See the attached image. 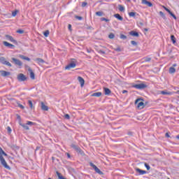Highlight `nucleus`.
<instances>
[{
	"mask_svg": "<svg viewBox=\"0 0 179 179\" xmlns=\"http://www.w3.org/2000/svg\"><path fill=\"white\" fill-rule=\"evenodd\" d=\"M135 105L137 106V108L142 110V108H145V103L142 101L141 99H137L135 101Z\"/></svg>",
	"mask_w": 179,
	"mask_h": 179,
	"instance_id": "obj_1",
	"label": "nucleus"
},
{
	"mask_svg": "<svg viewBox=\"0 0 179 179\" xmlns=\"http://www.w3.org/2000/svg\"><path fill=\"white\" fill-rule=\"evenodd\" d=\"M71 147L74 149V150L76 151L77 153H79L80 155H83V151L80 149V148L73 143L71 145Z\"/></svg>",
	"mask_w": 179,
	"mask_h": 179,
	"instance_id": "obj_2",
	"label": "nucleus"
},
{
	"mask_svg": "<svg viewBox=\"0 0 179 179\" xmlns=\"http://www.w3.org/2000/svg\"><path fill=\"white\" fill-rule=\"evenodd\" d=\"M0 62L1 64H3V65H7V66H12V64L6 61V59H5V57H0Z\"/></svg>",
	"mask_w": 179,
	"mask_h": 179,
	"instance_id": "obj_3",
	"label": "nucleus"
},
{
	"mask_svg": "<svg viewBox=\"0 0 179 179\" xmlns=\"http://www.w3.org/2000/svg\"><path fill=\"white\" fill-rule=\"evenodd\" d=\"M76 67V62L72 61L69 64H68L65 67V69H66L67 71H69V69H72Z\"/></svg>",
	"mask_w": 179,
	"mask_h": 179,
	"instance_id": "obj_4",
	"label": "nucleus"
},
{
	"mask_svg": "<svg viewBox=\"0 0 179 179\" xmlns=\"http://www.w3.org/2000/svg\"><path fill=\"white\" fill-rule=\"evenodd\" d=\"M17 79L19 82H24L27 80V78L26 77V76H24V74L20 73L18 74Z\"/></svg>",
	"mask_w": 179,
	"mask_h": 179,
	"instance_id": "obj_5",
	"label": "nucleus"
},
{
	"mask_svg": "<svg viewBox=\"0 0 179 179\" xmlns=\"http://www.w3.org/2000/svg\"><path fill=\"white\" fill-rule=\"evenodd\" d=\"M0 162H1V164H2V166H3V167H5V169H7L8 170H10V167L6 163V161L5 160V158L1 157L0 158Z\"/></svg>",
	"mask_w": 179,
	"mask_h": 179,
	"instance_id": "obj_6",
	"label": "nucleus"
},
{
	"mask_svg": "<svg viewBox=\"0 0 179 179\" xmlns=\"http://www.w3.org/2000/svg\"><path fill=\"white\" fill-rule=\"evenodd\" d=\"M90 166H91V167H92V169H94V171H96L97 173V174H100V176L103 175V173L101 172V171H100L98 167L94 165V164L93 163H90Z\"/></svg>",
	"mask_w": 179,
	"mask_h": 179,
	"instance_id": "obj_7",
	"label": "nucleus"
},
{
	"mask_svg": "<svg viewBox=\"0 0 179 179\" xmlns=\"http://www.w3.org/2000/svg\"><path fill=\"white\" fill-rule=\"evenodd\" d=\"M6 40H8V41H10L11 43H13L14 44H17V41L13 38V36L10 35H6Z\"/></svg>",
	"mask_w": 179,
	"mask_h": 179,
	"instance_id": "obj_8",
	"label": "nucleus"
},
{
	"mask_svg": "<svg viewBox=\"0 0 179 179\" xmlns=\"http://www.w3.org/2000/svg\"><path fill=\"white\" fill-rule=\"evenodd\" d=\"M159 94H162L163 96H171L173 94L172 92H168L167 90L159 91Z\"/></svg>",
	"mask_w": 179,
	"mask_h": 179,
	"instance_id": "obj_9",
	"label": "nucleus"
},
{
	"mask_svg": "<svg viewBox=\"0 0 179 179\" xmlns=\"http://www.w3.org/2000/svg\"><path fill=\"white\" fill-rule=\"evenodd\" d=\"M12 61H13L14 64L15 65H17L18 66H22V65H23V63L22 62H20V60H19L15 57L12 58Z\"/></svg>",
	"mask_w": 179,
	"mask_h": 179,
	"instance_id": "obj_10",
	"label": "nucleus"
},
{
	"mask_svg": "<svg viewBox=\"0 0 179 179\" xmlns=\"http://www.w3.org/2000/svg\"><path fill=\"white\" fill-rule=\"evenodd\" d=\"M134 87L136 89H138V90H142V89H145L146 87H148V86L143 83H141V84H137L136 85H134Z\"/></svg>",
	"mask_w": 179,
	"mask_h": 179,
	"instance_id": "obj_11",
	"label": "nucleus"
},
{
	"mask_svg": "<svg viewBox=\"0 0 179 179\" xmlns=\"http://www.w3.org/2000/svg\"><path fill=\"white\" fill-rule=\"evenodd\" d=\"M141 3H143V5H146L149 8H152V6H153V4L151 2L148 1V0H141Z\"/></svg>",
	"mask_w": 179,
	"mask_h": 179,
	"instance_id": "obj_12",
	"label": "nucleus"
},
{
	"mask_svg": "<svg viewBox=\"0 0 179 179\" xmlns=\"http://www.w3.org/2000/svg\"><path fill=\"white\" fill-rule=\"evenodd\" d=\"M28 71L30 73L31 79H32V80H34V79H36V76L34 75V72H33V70L30 67L28 68Z\"/></svg>",
	"mask_w": 179,
	"mask_h": 179,
	"instance_id": "obj_13",
	"label": "nucleus"
},
{
	"mask_svg": "<svg viewBox=\"0 0 179 179\" xmlns=\"http://www.w3.org/2000/svg\"><path fill=\"white\" fill-rule=\"evenodd\" d=\"M163 8L165 9V10H166V12H168V13H169V15H171V16H172V17H173V19H177L176 15H174L171 11H170L169 8H166L165 6H164Z\"/></svg>",
	"mask_w": 179,
	"mask_h": 179,
	"instance_id": "obj_14",
	"label": "nucleus"
},
{
	"mask_svg": "<svg viewBox=\"0 0 179 179\" xmlns=\"http://www.w3.org/2000/svg\"><path fill=\"white\" fill-rule=\"evenodd\" d=\"M78 80L80 82L81 87H83V86H85V80L83 78L79 76L78 77Z\"/></svg>",
	"mask_w": 179,
	"mask_h": 179,
	"instance_id": "obj_15",
	"label": "nucleus"
},
{
	"mask_svg": "<svg viewBox=\"0 0 179 179\" xmlns=\"http://www.w3.org/2000/svg\"><path fill=\"white\" fill-rule=\"evenodd\" d=\"M136 171L140 174V176H144L146 174V171H143L139 168L136 169Z\"/></svg>",
	"mask_w": 179,
	"mask_h": 179,
	"instance_id": "obj_16",
	"label": "nucleus"
},
{
	"mask_svg": "<svg viewBox=\"0 0 179 179\" xmlns=\"http://www.w3.org/2000/svg\"><path fill=\"white\" fill-rule=\"evenodd\" d=\"M36 62H37V64H38V65H43V64H44V62H45L44 61V59H41V58H36L35 59Z\"/></svg>",
	"mask_w": 179,
	"mask_h": 179,
	"instance_id": "obj_17",
	"label": "nucleus"
},
{
	"mask_svg": "<svg viewBox=\"0 0 179 179\" xmlns=\"http://www.w3.org/2000/svg\"><path fill=\"white\" fill-rule=\"evenodd\" d=\"M104 90V94L106 96H110V94H111V90L107 87H104L103 88Z\"/></svg>",
	"mask_w": 179,
	"mask_h": 179,
	"instance_id": "obj_18",
	"label": "nucleus"
},
{
	"mask_svg": "<svg viewBox=\"0 0 179 179\" xmlns=\"http://www.w3.org/2000/svg\"><path fill=\"white\" fill-rule=\"evenodd\" d=\"M3 45H5V47H8L9 48H13L15 47L14 45H12L11 43H8L7 41H3Z\"/></svg>",
	"mask_w": 179,
	"mask_h": 179,
	"instance_id": "obj_19",
	"label": "nucleus"
},
{
	"mask_svg": "<svg viewBox=\"0 0 179 179\" xmlns=\"http://www.w3.org/2000/svg\"><path fill=\"white\" fill-rule=\"evenodd\" d=\"M34 104H36V102H32L31 100L28 101V105L29 106L31 110H34Z\"/></svg>",
	"mask_w": 179,
	"mask_h": 179,
	"instance_id": "obj_20",
	"label": "nucleus"
},
{
	"mask_svg": "<svg viewBox=\"0 0 179 179\" xmlns=\"http://www.w3.org/2000/svg\"><path fill=\"white\" fill-rule=\"evenodd\" d=\"M41 110H43V111H48V106H45V104H44V102H41Z\"/></svg>",
	"mask_w": 179,
	"mask_h": 179,
	"instance_id": "obj_21",
	"label": "nucleus"
},
{
	"mask_svg": "<svg viewBox=\"0 0 179 179\" xmlns=\"http://www.w3.org/2000/svg\"><path fill=\"white\" fill-rule=\"evenodd\" d=\"M0 73L1 74V76H9V75H10V72L9 71H1Z\"/></svg>",
	"mask_w": 179,
	"mask_h": 179,
	"instance_id": "obj_22",
	"label": "nucleus"
},
{
	"mask_svg": "<svg viewBox=\"0 0 179 179\" xmlns=\"http://www.w3.org/2000/svg\"><path fill=\"white\" fill-rule=\"evenodd\" d=\"M114 17H115L118 20H120L121 22H122V20H124V17H121V15H120V14H115Z\"/></svg>",
	"mask_w": 179,
	"mask_h": 179,
	"instance_id": "obj_23",
	"label": "nucleus"
},
{
	"mask_svg": "<svg viewBox=\"0 0 179 179\" xmlns=\"http://www.w3.org/2000/svg\"><path fill=\"white\" fill-rule=\"evenodd\" d=\"M3 156H8V155L6 154L5 151H3L1 148H0V159L1 157H3Z\"/></svg>",
	"mask_w": 179,
	"mask_h": 179,
	"instance_id": "obj_24",
	"label": "nucleus"
},
{
	"mask_svg": "<svg viewBox=\"0 0 179 179\" xmlns=\"http://www.w3.org/2000/svg\"><path fill=\"white\" fill-rule=\"evenodd\" d=\"M19 57L21 58V59H24L25 61H28L29 62L30 58L25 57L24 55H20Z\"/></svg>",
	"mask_w": 179,
	"mask_h": 179,
	"instance_id": "obj_25",
	"label": "nucleus"
},
{
	"mask_svg": "<svg viewBox=\"0 0 179 179\" xmlns=\"http://www.w3.org/2000/svg\"><path fill=\"white\" fill-rule=\"evenodd\" d=\"M130 35L133 36L134 37H139V34H138V32L134 31H131L130 32Z\"/></svg>",
	"mask_w": 179,
	"mask_h": 179,
	"instance_id": "obj_26",
	"label": "nucleus"
},
{
	"mask_svg": "<svg viewBox=\"0 0 179 179\" xmlns=\"http://www.w3.org/2000/svg\"><path fill=\"white\" fill-rule=\"evenodd\" d=\"M101 92H95L92 94V97H100L101 96Z\"/></svg>",
	"mask_w": 179,
	"mask_h": 179,
	"instance_id": "obj_27",
	"label": "nucleus"
},
{
	"mask_svg": "<svg viewBox=\"0 0 179 179\" xmlns=\"http://www.w3.org/2000/svg\"><path fill=\"white\" fill-rule=\"evenodd\" d=\"M21 127H22V128H24V129H26L27 131H29V129H30V128H29V126L27 124H20Z\"/></svg>",
	"mask_w": 179,
	"mask_h": 179,
	"instance_id": "obj_28",
	"label": "nucleus"
},
{
	"mask_svg": "<svg viewBox=\"0 0 179 179\" xmlns=\"http://www.w3.org/2000/svg\"><path fill=\"white\" fill-rule=\"evenodd\" d=\"M171 41H172V43H173V44H176V36H174V35H171Z\"/></svg>",
	"mask_w": 179,
	"mask_h": 179,
	"instance_id": "obj_29",
	"label": "nucleus"
},
{
	"mask_svg": "<svg viewBox=\"0 0 179 179\" xmlns=\"http://www.w3.org/2000/svg\"><path fill=\"white\" fill-rule=\"evenodd\" d=\"M176 73V69L174 67H170L169 73Z\"/></svg>",
	"mask_w": 179,
	"mask_h": 179,
	"instance_id": "obj_30",
	"label": "nucleus"
},
{
	"mask_svg": "<svg viewBox=\"0 0 179 179\" xmlns=\"http://www.w3.org/2000/svg\"><path fill=\"white\" fill-rule=\"evenodd\" d=\"M118 9L120 12H124V10H125V8H124V6H122V5L118 6Z\"/></svg>",
	"mask_w": 179,
	"mask_h": 179,
	"instance_id": "obj_31",
	"label": "nucleus"
},
{
	"mask_svg": "<svg viewBox=\"0 0 179 179\" xmlns=\"http://www.w3.org/2000/svg\"><path fill=\"white\" fill-rule=\"evenodd\" d=\"M135 15H136V13H135V12H130V13H129V16L130 17H135Z\"/></svg>",
	"mask_w": 179,
	"mask_h": 179,
	"instance_id": "obj_32",
	"label": "nucleus"
},
{
	"mask_svg": "<svg viewBox=\"0 0 179 179\" xmlns=\"http://www.w3.org/2000/svg\"><path fill=\"white\" fill-rule=\"evenodd\" d=\"M144 61L145 62H150V61H152V58L147 57L144 58Z\"/></svg>",
	"mask_w": 179,
	"mask_h": 179,
	"instance_id": "obj_33",
	"label": "nucleus"
},
{
	"mask_svg": "<svg viewBox=\"0 0 179 179\" xmlns=\"http://www.w3.org/2000/svg\"><path fill=\"white\" fill-rule=\"evenodd\" d=\"M43 36H45V37L50 36V31L46 30L45 32H43Z\"/></svg>",
	"mask_w": 179,
	"mask_h": 179,
	"instance_id": "obj_34",
	"label": "nucleus"
},
{
	"mask_svg": "<svg viewBox=\"0 0 179 179\" xmlns=\"http://www.w3.org/2000/svg\"><path fill=\"white\" fill-rule=\"evenodd\" d=\"M27 125L33 126V125H36V123H34V122H33L27 121Z\"/></svg>",
	"mask_w": 179,
	"mask_h": 179,
	"instance_id": "obj_35",
	"label": "nucleus"
},
{
	"mask_svg": "<svg viewBox=\"0 0 179 179\" xmlns=\"http://www.w3.org/2000/svg\"><path fill=\"white\" fill-rule=\"evenodd\" d=\"M159 15H160L161 17H163V19H166V15H164V12L160 11V12H159Z\"/></svg>",
	"mask_w": 179,
	"mask_h": 179,
	"instance_id": "obj_36",
	"label": "nucleus"
},
{
	"mask_svg": "<svg viewBox=\"0 0 179 179\" xmlns=\"http://www.w3.org/2000/svg\"><path fill=\"white\" fill-rule=\"evenodd\" d=\"M114 37H115V35H114V34H113V33H110V34L108 35V38H110V39L114 38Z\"/></svg>",
	"mask_w": 179,
	"mask_h": 179,
	"instance_id": "obj_37",
	"label": "nucleus"
},
{
	"mask_svg": "<svg viewBox=\"0 0 179 179\" xmlns=\"http://www.w3.org/2000/svg\"><path fill=\"white\" fill-rule=\"evenodd\" d=\"M101 22H110V20L105 18V17H101Z\"/></svg>",
	"mask_w": 179,
	"mask_h": 179,
	"instance_id": "obj_38",
	"label": "nucleus"
},
{
	"mask_svg": "<svg viewBox=\"0 0 179 179\" xmlns=\"http://www.w3.org/2000/svg\"><path fill=\"white\" fill-rule=\"evenodd\" d=\"M96 16H103V12L98 11L96 13Z\"/></svg>",
	"mask_w": 179,
	"mask_h": 179,
	"instance_id": "obj_39",
	"label": "nucleus"
},
{
	"mask_svg": "<svg viewBox=\"0 0 179 179\" xmlns=\"http://www.w3.org/2000/svg\"><path fill=\"white\" fill-rule=\"evenodd\" d=\"M17 33H18L19 34H23V33H24V31L23 29H18L17 31Z\"/></svg>",
	"mask_w": 179,
	"mask_h": 179,
	"instance_id": "obj_40",
	"label": "nucleus"
},
{
	"mask_svg": "<svg viewBox=\"0 0 179 179\" xmlns=\"http://www.w3.org/2000/svg\"><path fill=\"white\" fill-rule=\"evenodd\" d=\"M120 38H121L122 40H126L127 36H125V35H124V34H121V35H120Z\"/></svg>",
	"mask_w": 179,
	"mask_h": 179,
	"instance_id": "obj_41",
	"label": "nucleus"
},
{
	"mask_svg": "<svg viewBox=\"0 0 179 179\" xmlns=\"http://www.w3.org/2000/svg\"><path fill=\"white\" fill-rule=\"evenodd\" d=\"M64 118H65L66 120H70V119H71V116H69V114H66V115H64Z\"/></svg>",
	"mask_w": 179,
	"mask_h": 179,
	"instance_id": "obj_42",
	"label": "nucleus"
},
{
	"mask_svg": "<svg viewBox=\"0 0 179 179\" xmlns=\"http://www.w3.org/2000/svg\"><path fill=\"white\" fill-rule=\"evenodd\" d=\"M16 15H17V10H15V11H14V12L12 13V16H13V17H15V16H16Z\"/></svg>",
	"mask_w": 179,
	"mask_h": 179,
	"instance_id": "obj_43",
	"label": "nucleus"
},
{
	"mask_svg": "<svg viewBox=\"0 0 179 179\" xmlns=\"http://www.w3.org/2000/svg\"><path fill=\"white\" fill-rule=\"evenodd\" d=\"M114 50H115V51H117V52H121V48H120V47H117V48H115Z\"/></svg>",
	"mask_w": 179,
	"mask_h": 179,
	"instance_id": "obj_44",
	"label": "nucleus"
},
{
	"mask_svg": "<svg viewBox=\"0 0 179 179\" xmlns=\"http://www.w3.org/2000/svg\"><path fill=\"white\" fill-rule=\"evenodd\" d=\"M99 54H101V55H104V54H106V52H104V50H99Z\"/></svg>",
	"mask_w": 179,
	"mask_h": 179,
	"instance_id": "obj_45",
	"label": "nucleus"
},
{
	"mask_svg": "<svg viewBox=\"0 0 179 179\" xmlns=\"http://www.w3.org/2000/svg\"><path fill=\"white\" fill-rule=\"evenodd\" d=\"M145 167L147 169V170H150V166L146 163L145 164Z\"/></svg>",
	"mask_w": 179,
	"mask_h": 179,
	"instance_id": "obj_46",
	"label": "nucleus"
},
{
	"mask_svg": "<svg viewBox=\"0 0 179 179\" xmlns=\"http://www.w3.org/2000/svg\"><path fill=\"white\" fill-rule=\"evenodd\" d=\"M7 131H8V134H10V132H12V129L10 128V127H7Z\"/></svg>",
	"mask_w": 179,
	"mask_h": 179,
	"instance_id": "obj_47",
	"label": "nucleus"
},
{
	"mask_svg": "<svg viewBox=\"0 0 179 179\" xmlns=\"http://www.w3.org/2000/svg\"><path fill=\"white\" fill-rule=\"evenodd\" d=\"M131 44L132 45H137L138 43H136V42L135 41H131Z\"/></svg>",
	"mask_w": 179,
	"mask_h": 179,
	"instance_id": "obj_48",
	"label": "nucleus"
},
{
	"mask_svg": "<svg viewBox=\"0 0 179 179\" xmlns=\"http://www.w3.org/2000/svg\"><path fill=\"white\" fill-rule=\"evenodd\" d=\"M18 107H20V108H21L22 110H24V106H23V105H22L20 103L18 104Z\"/></svg>",
	"mask_w": 179,
	"mask_h": 179,
	"instance_id": "obj_49",
	"label": "nucleus"
},
{
	"mask_svg": "<svg viewBox=\"0 0 179 179\" xmlns=\"http://www.w3.org/2000/svg\"><path fill=\"white\" fill-rule=\"evenodd\" d=\"M76 19H78V20H82L83 19V17H82L80 16H76Z\"/></svg>",
	"mask_w": 179,
	"mask_h": 179,
	"instance_id": "obj_50",
	"label": "nucleus"
},
{
	"mask_svg": "<svg viewBox=\"0 0 179 179\" xmlns=\"http://www.w3.org/2000/svg\"><path fill=\"white\" fill-rule=\"evenodd\" d=\"M86 5H87V2H83V3H82V6H83V8H85V6H86Z\"/></svg>",
	"mask_w": 179,
	"mask_h": 179,
	"instance_id": "obj_51",
	"label": "nucleus"
},
{
	"mask_svg": "<svg viewBox=\"0 0 179 179\" xmlns=\"http://www.w3.org/2000/svg\"><path fill=\"white\" fill-rule=\"evenodd\" d=\"M125 93H128V91H127V90H123V91H122V94H125Z\"/></svg>",
	"mask_w": 179,
	"mask_h": 179,
	"instance_id": "obj_52",
	"label": "nucleus"
},
{
	"mask_svg": "<svg viewBox=\"0 0 179 179\" xmlns=\"http://www.w3.org/2000/svg\"><path fill=\"white\" fill-rule=\"evenodd\" d=\"M165 136H166V138H170V135H169V133H166Z\"/></svg>",
	"mask_w": 179,
	"mask_h": 179,
	"instance_id": "obj_53",
	"label": "nucleus"
},
{
	"mask_svg": "<svg viewBox=\"0 0 179 179\" xmlns=\"http://www.w3.org/2000/svg\"><path fill=\"white\" fill-rule=\"evenodd\" d=\"M93 50H89V49H87V52H88V53H90V52H92Z\"/></svg>",
	"mask_w": 179,
	"mask_h": 179,
	"instance_id": "obj_54",
	"label": "nucleus"
},
{
	"mask_svg": "<svg viewBox=\"0 0 179 179\" xmlns=\"http://www.w3.org/2000/svg\"><path fill=\"white\" fill-rule=\"evenodd\" d=\"M71 27H72V25L69 24V30H71Z\"/></svg>",
	"mask_w": 179,
	"mask_h": 179,
	"instance_id": "obj_55",
	"label": "nucleus"
},
{
	"mask_svg": "<svg viewBox=\"0 0 179 179\" xmlns=\"http://www.w3.org/2000/svg\"><path fill=\"white\" fill-rule=\"evenodd\" d=\"M173 66H174V67H175V66H177V64H173Z\"/></svg>",
	"mask_w": 179,
	"mask_h": 179,
	"instance_id": "obj_56",
	"label": "nucleus"
},
{
	"mask_svg": "<svg viewBox=\"0 0 179 179\" xmlns=\"http://www.w3.org/2000/svg\"><path fill=\"white\" fill-rule=\"evenodd\" d=\"M176 93V94H179V90H178Z\"/></svg>",
	"mask_w": 179,
	"mask_h": 179,
	"instance_id": "obj_57",
	"label": "nucleus"
},
{
	"mask_svg": "<svg viewBox=\"0 0 179 179\" xmlns=\"http://www.w3.org/2000/svg\"><path fill=\"white\" fill-rule=\"evenodd\" d=\"M177 139H179V134L176 136Z\"/></svg>",
	"mask_w": 179,
	"mask_h": 179,
	"instance_id": "obj_58",
	"label": "nucleus"
},
{
	"mask_svg": "<svg viewBox=\"0 0 179 179\" xmlns=\"http://www.w3.org/2000/svg\"><path fill=\"white\" fill-rule=\"evenodd\" d=\"M68 157H71V155L69 154H67Z\"/></svg>",
	"mask_w": 179,
	"mask_h": 179,
	"instance_id": "obj_59",
	"label": "nucleus"
},
{
	"mask_svg": "<svg viewBox=\"0 0 179 179\" xmlns=\"http://www.w3.org/2000/svg\"><path fill=\"white\" fill-rule=\"evenodd\" d=\"M17 118H20V116L17 115Z\"/></svg>",
	"mask_w": 179,
	"mask_h": 179,
	"instance_id": "obj_60",
	"label": "nucleus"
},
{
	"mask_svg": "<svg viewBox=\"0 0 179 179\" xmlns=\"http://www.w3.org/2000/svg\"><path fill=\"white\" fill-rule=\"evenodd\" d=\"M127 1H131V0H127Z\"/></svg>",
	"mask_w": 179,
	"mask_h": 179,
	"instance_id": "obj_61",
	"label": "nucleus"
},
{
	"mask_svg": "<svg viewBox=\"0 0 179 179\" xmlns=\"http://www.w3.org/2000/svg\"><path fill=\"white\" fill-rule=\"evenodd\" d=\"M168 179H170V178H168Z\"/></svg>",
	"mask_w": 179,
	"mask_h": 179,
	"instance_id": "obj_62",
	"label": "nucleus"
}]
</instances>
